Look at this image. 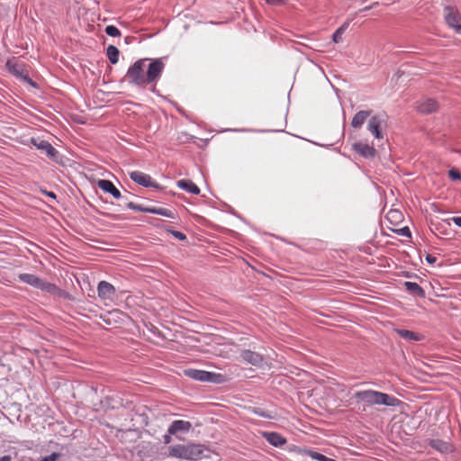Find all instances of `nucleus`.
Here are the masks:
<instances>
[{
    "instance_id": "nucleus-1",
    "label": "nucleus",
    "mask_w": 461,
    "mask_h": 461,
    "mask_svg": "<svg viewBox=\"0 0 461 461\" xmlns=\"http://www.w3.org/2000/svg\"><path fill=\"white\" fill-rule=\"evenodd\" d=\"M164 68L165 64L160 59H140L128 68L125 78L129 84L140 89L149 85L154 89Z\"/></svg>"
},
{
    "instance_id": "nucleus-2",
    "label": "nucleus",
    "mask_w": 461,
    "mask_h": 461,
    "mask_svg": "<svg viewBox=\"0 0 461 461\" xmlns=\"http://www.w3.org/2000/svg\"><path fill=\"white\" fill-rule=\"evenodd\" d=\"M354 397L358 401L363 402L366 405H385L396 406L399 400L395 397L390 396L387 393H381L374 390L358 391L355 393Z\"/></svg>"
},
{
    "instance_id": "nucleus-3",
    "label": "nucleus",
    "mask_w": 461,
    "mask_h": 461,
    "mask_svg": "<svg viewBox=\"0 0 461 461\" xmlns=\"http://www.w3.org/2000/svg\"><path fill=\"white\" fill-rule=\"evenodd\" d=\"M206 447L202 444H177L168 447V455L172 457L185 460H197L203 456Z\"/></svg>"
},
{
    "instance_id": "nucleus-4",
    "label": "nucleus",
    "mask_w": 461,
    "mask_h": 461,
    "mask_svg": "<svg viewBox=\"0 0 461 461\" xmlns=\"http://www.w3.org/2000/svg\"><path fill=\"white\" fill-rule=\"evenodd\" d=\"M19 279L25 284L49 294H56L58 291V287L55 285L45 282L35 275L26 273L21 274L19 275Z\"/></svg>"
},
{
    "instance_id": "nucleus-5",
    "label": "nucleus",
    "mask_w": 461,
    "mask_h": 461,
    "mask_svg": "<svg viewBox=\"0 0 461 461\" xmlns=\"http://www.w3.org/2000/svg\"><path fill=\"white\" fill-rule=\"evenodd\" d=\"M443 11L447 24L461 35V15L458 10L453 6L447 5Z\"/></svg>"
},
{
    "instance_id": "nucleus-6",
    "label": "nucleus",
    "mask_w": 461,
    "mask_h": 461,
    "mask_svg": "<svg viewBox=\"0 0 461 461\" xmlns=\"http://www.w3.org/2000/svg\"><path fill=\"white\" fill-rule=\"evenodd\" d=\"M184 374L186 376H188L194 380L201 381V382L215 383L218 381V377L220 376V375L215 374V373H212V372H208V371H204V370L194 369V368H188V369L184 370Z\"/></svg>"
},
{
    "instance_id": "nucleus-7",
    "label": "nucleus",
    "mask_w": 461,
    "mask_h": 461,
    "mask_svg": "<svg viewBox=\"0 0 461 461\" xmlns=\"http://www.w3.org/2000/svg\"><path fill=\"white\" fill-rule=\"evenodd\" d=\"M131 179L136 184L145 187L159 188V185L152 180L151 176L140 171H132L130 173Z\"/></svg>"
},
{
    "instance_id": "nucleus-8",
    "label": "nucleus",
    "mask_w": 461,
    "mask_h": 461,
    "mask_svg": "<svg viewBox=\"0 0 461 461\" xmlns=\"http://www.w3.org/2000/svg\"><path fill=\"white\" fill-rule=\"evenodd\" d=\"M97 292L101 300L104 302H112L115 296L116 290L110 283L101 281L97 285Z\"/></svg>"
},
{
    "instance_id": "nucleus-9",
    "label": "nucleus",
    "mask_w": 461,
    "mask_h": 461,
    "mask_svg": "<svg viewBox=\"0 0 461 461\" xmlns=\"http://www.w3.org/2000/svg\"><path fill=\"white\" fill-rule=\"evenodd\" d=\"M31 143L33 144L38 149L44 151L50 158L56 160L59 152L50 143L35 138L31 139Z\"/></svg>"
},
{
    "instance_id": "nucleus-10",
    "label": "nucleus",
    "mask_w": 461,
    "mask_h": 461,
    "mask_svg": "<svg viewBox=\"0 0 461 461\" xmlns=\"http://www.w3.org/2000/svg\"><path fill=\"white\" fill-rule=\"evenodd\" d=\"M240 358L247 364L260 366L264 362V357L258 352L249 349L240 351Z\"/></svg>"
},
{
    "instance_id": "nucleus-11",
    "label": "nucleus",
    "mask_w": 461,
    "mask_h": 461,
    "mask_svg": "<svg viewBox=\"0 0 461 461\" xmlns=\"http://www.w3.org/2000/svg\"><path fill=\"white\" fill-rule=\"evenodd\" d=\"M438 104L432 98H423L421 99L417 105V110L421 113H431L438 110Z\"/></svg>"
},
{
    "instance_id": "nucleus-12",
    "label": "nucleus",
    "mask_w": 461,
    "mask_h": 461,
    "mask_svg": "<svg viewBox=\"0 0 461 461\" xmlns=\"http://www.w3.org/2000/svg\"><path fill=\"white\" fill-rule=\"evenodd\" d=\"M97 185L102 191L111 194L115 199L122 198L123 200L127 201L125 197L122 196L121 192L111 181L102 179L98 181Z\"/></svg>"
},
{
    "instance_id": "nucleus-13",
    "label": "nucleus",
    "mask_w": 461,
    "mask_h": 461,
    "mask_svg": "<svg viewBox=\"0 0 461 461\" xmlns=\"http://www.w3.org/2000/svg\"><path fill=\"white\" fill-rule=\"evenodd\" d=\"M353 149L366 158H372L376 153V150L372 146L363 142L355 143Z\"/></svg>"
},
{
    "instance_id": "nucleus-14",
    "label": "nucleus",
    "mask_w": 461,
    "mask_h": 461,
    "mask_svg": "<svg viewBox=\"0 0 461 461\" xmlns=\"http://www.w3.org/2000/svg\"><path fill=\"white\" fill-rule=\"evenodd\" d=\"M382 122H383V120L378 115L372 116L368 121L367 129L376 139L383 138V135L380 131V127L382 125Z\"/></svg>"
},
{
    "instance_id": "nucleus-15",
    "label": "nucleus",
    "mask_w": 461,
    "mask_h": 461,
    "mask_svg": "<svg viewBox=\"0 0 461 461\" xmlns=\"http://www.w3.org/2000/svg\"><path fill=\"white\" fill-rule=\"evenodd\" d=\"M192 427L191 422L183 420H174L169 426L167 432L168 434L175 435L177 432L183 431L187 432Z\"/></svg>"
},
{
    "instance_id": "nucleus-16",
    "label": "nucleus",
    "mask_w": 461,
    "mask_h": 461,
    "mask_svg": "<svg viewBox=\"0 0 461 461\" xmlns=\"http://www.w3.org/2000/svg\"><path fill=\"white\" fill-rule=\"evenodd\" d=\"M264 438L269 442L271 445L275 447H281L286 443V439L282 437L279 433L276 432H265Z\"/></svg>"
},
{
    "instance_id": "nucleus-17",
    "label": "nucleus",
    "mask_w": 461,
    "mask_h": 461,
    "mask_svg": "<svg viewBox=\"0 0 461 461\" xmlns=\"http://www.w3.org/2000/svg\"><path fill=\"white\" fill-rule=\"evenodd\" d=\"M176 185L183 189V190H185L191 194H200V188L194 183L192 182L191 180H188V179H181V180H178L176 182Z\"/></svg>"
},
{
    "instance_id": "nucleus-18",
    "label": "nucleus",
    "mask_w": 461,
    "mask_h": 461,
    "mask_svg": "<svg viewBox=\"0 0 461 461\" xmlns=\"http://www.w3.org/2000/svg\"><path fill=\"white\" fill-rule=\"evenodd\" d=\"M370 114H371V111L357 112L354 115V117L351 121V126L356 129L360 128L364 124V122L367 119V117L370 116Z\"/></svg>"
},
{
    "instance_id": "nucleus-19",
    "label": "nucleus",
    "mask_w": 461,
    "mask_h": 461,
    "mask_svg": "<svg viewBox=\"0 0 461 461\" xmlns=\"http://www.w3.org/2000/svg\"><path fill=\"white\" fill-rule=\"evenodd\" d=\"M395 332L403 339L409 340V341H420L422 339V336L415 333L413 331L408 330H402V329H397L395 330Z\"/></svg>"
},
{
    "instance_id": "nucleus-20",
    "label": "nucleus",
    "mask_w": 461,
    "mask_h": 461,
    "mask_svg": "<svg viewBox=\"0 0 461 461\" xmlns=\"http://www.w3.org/2000/svg\"><path fill=\"white\" fill-rule=\"evenodd\" d=\"M8 67H9V70L14 75L16 76L17 77H21L23 78L24 81H27L29 83H31L32 85V80L30 79V77L27 76V75H24L23 74V65L21 64H18V63H15V64H11L10 62L7 63Z\"/></svg>"
},
{
    "instance_id": "nucleus-21",
    "label": "nucleus",
    "mask_w": 461,
    "mask_h": 461,
    "mask_svg": "<svg viewBox=\"0 0 461 461\" xmlns=\"http://www.w3.org/2000/svg\"><path fill=\"white\" fill-rule=\"evenodd\" d=\"M404 286L406 290L413 295H417L420 297L425 296L424 290L417 283L408 281L404 283Z\"/></svg>"
},
{
    "instance_id": "nucleus-22",
    "label": "nucleus",
    "mask_w": 461,
    "mask_h": 461,
    "mask_svg": "<svg viewBox=\"0 0 461 461\" xmlns=\"http://www.w3.org/2000/svg\"><path fill=\"white\" fill-rule=\"evenodd\" d=\"M429 446L441 453H447L451 450V446L440 439H432L429 442Z\"/></svg>"
},
{
    "instance_id": "nucleus-23",
    "label": "nucleus",
    "mask_w": 461,
    "mask_h": 461,
    "mask_svg": "<svg viewBox=\"0 0 461 461\" xmlns=\"http://www.w3.org/2000/svg\"><path fill=\"white\" fill-rule=\"evenodd\" d=\"M148 212L162 215L167 218L174 219L175 213L173 211L167 209V208H161V207H149L148 210Z\"/></svg>"
},
{
    "instance_id": "nucleus-24",
    "label": "nucleus",
    "mask_w": 461,
    "mask_h": 461,
    "mask_svg": "<svg viewBox=\"0 0 461 461\" xmlns=\"http://www.w3.org/2000/svg\"><path fill=\"white\" fill-rule=\"evenodd\" d=\"M106 55L109 61L114 65L119 60L120 51L115 46L110 45L106 49Z\"/></svg>"
},
{
    "instance_id": "nucleus-25",
    "label": "nucleus",
    "mask_w": 461,
    "mask_h": 461,
    "mask_svg": "<svg viewBox=\"0 0 461 461\" xmlns=\"http://www.w3.org/2000/svg\"><path fill=\"white\" fill-rule=\"evenodd\" d=\"M348 24H349V23L347 22L335 31V32L332 35V40L335 43H339L342 41V35L345 32V31L347 30Z\"/></svg>"
},
{
    "instance_id": "nucleus-26",
    "label": "nucleus",
    "mask_w": 461,
    "mask_h": 461,
    "mask_svg": "<svg viewBox=\"0 0 461 461\" xmlns=\"http://www.w3.org/2000/svg\"><path fill=\"white\" fill-rule=\"evenodd\" d=\"M105 32L107 35L111 37H119L121 35V32L119 31V29L113 25L106 26Z\"/></svg>"
},
{
    "instance_id": "nucleus-27",
    "label": "nucleus",
    "mask_w": 461,
    "mask_h": 461,
    "mask_svg": "<svg viewBox=\"0 0 461 461\" xmlns=\"http://www.w3.org/2000/svg\"><path fill=\"white\" fill-rule=\"evenodd\" d=\"M126 206L129 209H131V210H134V211H137V212H148V210L149 209V207H143L141 205L135 204L132 202L126 203Z\"/></svg>"
},
{
    "instance_id": "nucleus-28",
    "label": "nucleus",
    "mask_w": 461,
    "mask_h": 461,
    "mask_svg": "<svg viewBox=\"0 0 461 461\" xmlns=\"http://www.w3.org/2000/svg\"><path fill=\"white\" fill-rule=\"evenodd\" d=\"M448 176L452 180H461V173L455 168L448 171Z\"/></svg>"
},
{
    "instance_id": "nucleus-29",
    "label": "nucleus",
    "mask_w": 461,
    "mask_h": 461,
    "mask_svg": "<svg viewBox=\"0 0 461 461\" xmlns=\"http://www.w3.org/2000/svg\"><path fill=\"white\" fill-rule=\"evenodd\" d=\"M60 456L61 455L59 453H52L50 456L41 458L39 461H58Z\"/></svg>"
},
{
    "instance_id": "nucleus-30",
    "label": "nucleus",
    "mask_w": 461,
    "mask_h": 461,
    "mask_svg": "<svg viewBox=\"0 0 461 461\" xmlns=\"http://www.w3.org/2000/svg\"><path fill=\"white\" fill-rule=\"evenodd\" d=\"M254 412L256 414L259 415V416H262V417H265V418H267V419H273L274 418V416L271 413L263 411L260 409H255Z\"/></svg>"
},
{
    "instance_id": "nucleus-31",
    "label": "nucleus",
    "mask_w": 461,
    "mask_h": 461,
    "mask_svg": "<svg viewBox=\"0 0 461 461\" xmlns=\"http://www.w3.org/2000/svg\"><path fill=\"white\" fill-rule=\"evenodd\" d=\"M172 235L176 238L179 240H185L186 239V236L180 231L177 230H171Z\"/></svg>"
},
{
    "instance_id": "nucleus-32",
    "label": "nucleus",
    "mask_w": 461,
    "mask_h": 461,
    "mask_svg": "<svg viewBox=\"0 0 461 461\" xmlns=\"http://www.w3.org/2000/svg\"><path fill=\"white\" fill-rule=\"evenodd\" d=\"M267 4L272 5H282L285 0H265Z\"/></svg>"
},
{
    "instance_id": "nucleus-33",
    "label": "nucleus",
    "mask_w": 461,
    "mask_h": 461,
    "mask_svg": "<svg viewBox=\"0 0 461 461\" xmlns=\"http://www.w3.org/2000/svg\"><path fill=\"white\" fill-rule=\"evenodd\" d=\"M399 233L403 235V236H406V237H411V231L409 230L408 227H403L400 230H399Z\"/></svg>"
},
{
    "instance_id": "nucleus-34",
    "label": "nucleus",
    "mask_w": 461,
    "mask_h": 461,
    "mask_svg": "<svg viewBox=\"0 0 461 461\" xmlns=\"http://www.w3.org/2000/svg\"><path fill=\"white\" fill-rule=\"evenodd\" d=\"M451 221L458 227L461 228V216L458 217H453Z\"/></svg>"
},
{
    "instance_id": "nucleus-35",
    "label": "nucleus",
    "mask_w": 461,
    "mask_h": 461,
    "mask_svg": "<svg viewBox=\"0 0 461 461\" xmlns=\"http://www.w3.org/2000/svg\"><path fill=\"white\" fill-rule=\"evenodd\" d=\"M426 260L429 263V264H433L436 262V258L433 257L432 255H429L428 254L427 257H426Z\"/></svg>"
},
{
    "instance_id": "nucleus-36",
    "label": "nucleus",
    "mask_w": 461,
    "mask_h": 461,
    "mask_svg": "<svg viewBox=\"0 0 461 461\" xmlns=\"http://www.w3.org/2000/svg\"><path fill=\"white\" fill-rule=\"evenodd\" d=\"M0 461H13V457L9 455L3 456L0 457Z\"/></svg>"
},
{
    "instance_id": "nucleus-37",
    "label": "nucleus",
    "mask_w": 461,
    "mask_h": 461,
    "mask_svg": "<svg viewBox=\"0 0 461 461\" xmlns=\"http://www.w3.org/2000/svg\"><path fill=\"white\" fill-rule=\"evenodd\" d=\"M47 196L50 197V198H53V199H56V194L53 193V192H50V191H44L43 192Z\"/></svg>"
},
{
    "instance_id": "nucleus-38",
    "label": "nucleus",
    "mask_w": 461,
    "mask_h": 461,
    "mask_svg": "<svg viewBox=\"0 0 461 461\" xmlns=\"http://www.w3.org/2000/svg\"><path fill=\"white\" fill-rule=\"evenodd\" d=\"M170 435H171V434H168V435H165V436L163 437V439H164V443H165V444H168V443H170V441H171V437H170Z\"/></svg>"
}]
</instances>
